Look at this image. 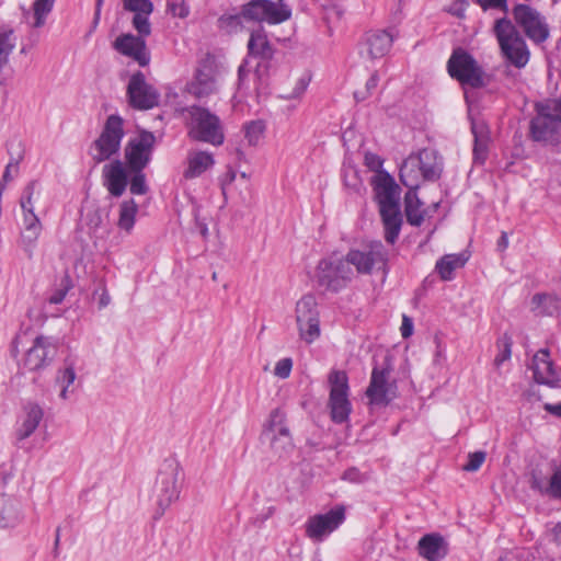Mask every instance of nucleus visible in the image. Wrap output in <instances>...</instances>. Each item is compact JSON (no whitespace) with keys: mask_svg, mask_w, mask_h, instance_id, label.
Listing matches in <instances>:
<instances>
[{"mask_svg":"<svg viewBox=\"0 0 561 561\" xmlns=\"http://www.w3.org/2000/svg\"><path fill=\"white\" fill-rule=\"evenodd\" d=\"M138 213V205L134 198L125 199L119 205V217L117 226L127 232H129L134 225L136 215Z\"/></svg>","mask_w":561,"mask_h":561,"instance_id":"37","label":"nucleus"},{"mask_svg":"<svg viewBox=\"0 0 561 561\" xmlns=\"http://www.w3.org/2000/svg\"><path fill=\"white\" fill-rule=\"evenodd\" d=\"M42 230L43 227L24 228L20 234V245L25 252L28 260H32L34 257V250Z\"/></svg>","mask_w":561,"mask_h":561,"instance_id":"40","label":"nucleus"},{"mask_svg":"<svg viewBox=\"0 0 561 561\" xmlns=\"http://www.w3.org/2000/svg\"><path fill=\"white\" fill-rule=\"evenodd\" d=\"M307 85H308V81L306 79H304V78L299 79L295 89L293 90V92L288 95H285L284 98L287 100L299 98L306 91Z\"/></svg>","mask_w":561,"mask_h":561,"instance_id":"58","label":"nucleus"},{"mask_svg":"<svg viewBox=\"0 0 561 561\" xmlns=\"http://www.w3.org/2000/svg\"><path fill=\"white\" fill-rule=\"evenodd\" d=\"M156 137L151 131L141 130L125 147L126 167L118 159L102 169L103 185L113 197H121L128 185L127 171L144 170L151 160Z\"/></svg>","mask_w":561,"mask_h":561,"instance_id":"1","label":"nucleus"},{"mask_svg":"<svg viewBox=\"0 0 561 561\" xmlns=\"http://www.w3.org/2000/svg\"><path fill=\"white\" fill-rule=\"evenodd\" d=\"M168 11L179 18H186L190 13L188 8L184 3H179L175 0H169L168 1Z\"/></svg>","mask_w":561,"mask_h":561,"instance_id":"53","label":"nucleus"},{"mask_svg":"<svg viewBox=\"0 0 561 561\" xmlns=\"http://www.w3.org/2000/svg\"><path fill=\"white\" fill-rule=\"evenodd\" d=\"M485 457L486 453L482 450L470 453L468 455V462L463 465L462 469L469 472L477 471L484 462Z\"/></svg>","mask_w":561,"mask_h":561,"instance_id":"50","label":"nucleus"},{"mask_svg":"<svg viewBox=\"0 0 561 561\" xmlns=\"http://www.w3.org/2000/svg\"><path fill=\"white\" fill-rule=\"evenodd\" d=\"M471 130L474 136L473 160L477 163L483 164L486 159L488 142L485 127L484 125L472 124Z\"/></svg>","mask_w":561,"mask_h":561,"instance_id":"39","label":"nucleus"},{"mask_svg":"<svg viewBox=\"0 0 561 561\" xmlns=\"http://www.w3.org/2000/svg\"><path fill=\"white\" fill-rule=\"evenodd\" d=\"M493 31L503 57L514 67L524 68L529 61L530 53L516 25L507 18H501L495 21Z\"/></svg>","mask_w":561,"mask_h":561,"instance_id":"4","label":"nucleus"},{"mask_svg":"<svg viewBox=\"0 0 561 561\" xmlns=\"http://www.w3.org/2000/svg\"><path fill=\"white\" fill-rule=\"evenodd\" d=\"M44 411L38 403L27 402L23 407L21 423L15 431L16 442L20 443L32 436L43 421Z\"/></svg>","mask_w":561,"mask_h":561,"instance_id":"23","label":"nucleus"},{"mask_svg":"<svg viewBox=\"0 0 561 561\" xmlns=\"http://www.w3.org/2000/svg\"><path fill=\"white\" fill-rule=\"evenodd\" d=\"M127 98L133 108L145 111L153 108L159 104L160 93L146 81V77L141 71H137L129 79Z\"/></svg>","mask_w":561,"mask_h":561,"instance_id":"19","label":"nucleus"},{"mask_svg":"<svg viewBox=\"0 0 561 561\" xmlns=\"http://www.w3.org/2000/svg\"><path fill=\"white\" fill-rule=\"evenodd\" d=\"M447 70L449 76L462 87L481 89L490 83V76L485 73L474 57L461 47L453 50L447 61Z\"/></svg>","mask_w":561,"mask_h":561,"instance_id":"5","label":"nucleus"},{"mask_svg":"<svg viewBox=\"0 0 561 561\" xmlns=\"http://www.w3.org/2000/svg\"><path fill=\"white\" fill-rule=\"evenodd\" d=\"M545 410L553 415L561 416V402L558 404L546 403Z\"/></svg>","mask_w":561,"mask_h":561,"instance_id":"64","label":"nucleus"},{"mask_svg":"<svg viewBox=\"0 0 561 561\" xmlns=\"http://www.w3.org/2000/svg\"><path fill=\"white\" fill-rule=\"evenodd\" d=\"M530 368L536 382L553 385L557 381V374L548 348H541L534 355Z\"/></svg>","mask_w":561,"mask_h":561,"instance_id":"24","label":"nucleus"},{"mask_svg":"<svg viewBox=\"0 0 561 561\" xmlns=\"http://www.w3.org/2000/svg\"><path fill=\"white\" fill-rule=\"evenodd\" d=\"M73 287V282L68 272L61 276L51 295L47 298L50 305H59L64 301L68 291Z\"/></svg>","mask_w":561,"mask_h":561,"instance_id":"42","label":"nucleus"},{"mask_svg":"<svg viewBox=\"0 0 561 561\" xmlns=\"http://www.w3.org/2000/svg\"><path fill=\"white\" fill-rule=\"evenodd\" d=\"M330 387L329 402L331 419L341 424L348 420L352 404L348 399L350 386L346 371L332 369L328 376Z\"/></svg>","mask_w":561,"mask_h":561,"instance_id":"11","label":"nucleus"},{"mask_svg":"<svg viewBox=\"0 0 561 561\" xmlns=\"http://www.w3.org/2000/svg\"><path fill=\"white\" fill-rule=\"evenodd\" d=\"M23 226L24 228L43 227L38 216L35 211L31 210H28V213H23Z\"/></svg>","mask_w":561,"mask_h":561,"instance_id":"56","label":"nucleus"},{"mask_svg":"<svg viewBox=\"0 0 561 561\" xmlns=\"http://www.w3.org/2000/svg\"><path fill=\"white\" fill-rule=\"evenodd\" d=\"M127 181L129 184V191L133 195H145L148 193L149 187L146 182V174L144 173V170L127 171Z\"/></svg>","mask_w":561,"mask_h":561,"instance_id":"43","label":"nucleus"},{"mask_svg":"<svg viewBox=\"0 0 561 561\" xmlns=\"http://www.w3.org/2000/svg\"><path fill=\"white\" fill-rule=\"evenodd\" d=\"M236 179V172L232 169H229L225 175L220 179V186L222 190V193L226 192V186L231 184Z\"/></svg>","mask_w":561,"mask_h":561,"instance_id":"62","label":"nucleus"},{"mask_svg":"<svg viewBox=\"0 0 561 561\" xmlns=\"http://www.w3.org/2000/svg\"><path fill=\"white\" fill-rule=\"evenodd\" d=\"M401 335L407 339L412 335L413 333V321L408 316H403L402 318V324H401Z\"/></svg>","mask_w":561,"mask_h":561,"instance_id":"60","label":"nucleus"},{"mask_svg":"<svg viewBox=\"0 0 561 561\" xmlns=\"http://www.w3.org/2000/svg\"><path fill=\"white\" fill-rule=\"evenodd\" d=\"M545 491L546 496L561 501V465L553 470Z\"/></svg>","mask_w":561,"mask_h":561,"instance_id":"46","label":"nucleus"},{"mask_svg":"<svg viewBox=\"0 0 561 561\" xmlns=\"http://www.w3.org/2000/svg\"><path fill=\"white\" fill-rule=\"evenodd\" d=\"M181 466L175 457L165 458L159 467L153 495L159 510L163 515L165 510L180 496Z\"/></svg>","mask_w":561,"mask_h":561,"instance_id":"6","label":"nucleus"},{"mask_svg":"<svg viewBox=\"0 0 561 561\" xmlns=\"http://www.w3.org/2000/svg\"><path fill=\"white\" fill-rule=\"evenodd\" d=\"M76 377L75 362L69 358L65 359V366L57 370L55 377L56 386L60 387V399L67 400L69 394L73 392V390H70L69 388L75 382Z\"/></svg>","mask_w":561,"mask_h":561,"instance_id":"32","label":"nucleus"},{"mask_svg":"<svg viewBox=\"0 0 561 561\" xmlns=\"http://www.w3.org/2000/svg\"><path fill=\"white\" fill-rule=\"evenodd\" d=\"M261 437L268 442L271 450L279 458H287L294 451L295 444L287 414L279 408L271 411L267 421L263 425Z\"/></svg>","mask_w":561,"mask_h":561,"instance_id":"7","label":"nucleus"},{"mask_svg":"<svg viewBox=\"0 0 561 561\" xmlns=\"http://www.w3.org/2000/svg\"><path fill=\"white\" fill-rule=\"evenodd\" d=\"M221 66L211 54H206L194 70L192 79L186 83L185 91L198 101H205L220 91Z\"/></svg>","mask_w":561,"mask_h":561,"instance_id":"3","label":"nucleus"},{"mask_svg":"<svg viewBox=\"0 0 561 561\" xmlns=\"http://www.w3.org/2000/svg\"><path fill=\"white\" fill-rule=\"evenodd\" d=\"M515 23L525 35L536 44H541L549 38L550 30L546 18L535 8L518 3L512 10Z\"/></svg>","mask_w":561,"mask_h":561,"instance_id":"16","label":"nucleus"},{"mask_svg":"<svg viewBox=\"0 0 561 561\" xmlns=\"http://www.w3.org/2000/svg\"><path fill=\"white\" fill-rule=\"evenodd\" d=\"M416 163L421 170L422 179L425 181H436L442 174V163L437 153L433 149H422L414 154Z\"/></svg>","mask_w":561,"mask_h":561,"instance_id":"27","label":"nucleus"},{"mask_svg":"<svg viewBox=\"0 0 561 561\" xmlns=\"http://www.w3.org/2000/svg\"><path fill=\"white\" fill-rule=\"evenodd\" d=\"M293 368V360L289 357L278 360L274 368V375L278 378L286 379L289 377Z\"/></svg>","mask_w":561,"mask_h":561,"instance_id":"52","label":"nucleus"},{"mask_svg":"<svg viewBox=\"0 0 561 561\" xmlns=\"http://www.w3.org/2000/svg\"><path fill=\"white\" fill-rule=\"evenodd\" d=\"M392 43V36L386 31L368 32L364 42L367 55L371 59L383 57L390 50Z\"/></svg>","mask_w":561,"mask_h":561,"instance_id":"28","label":"nucleus"},{"mask_svg":"<svg viewBox=\"0 0 561 561\" xmlns=\"http://www.w3.org/2000/svg\"><path fill=\"white\" fill-rule=\"evenodd\" d=\"M379 82V76L377 71H375L370 78L367 80L365 90H358L354 92V98L357 102L364 101L370 95L371 91L375 90Z\"/></svg>","mask_w":561,"mask_h":561,"instance_id":"51","label":"nucleus"},{"mask_svg":"<svg viewBox=\"0 0 561 561\" xmlns=\"http://www.w3.org/2000/svg\"><path fill=\"white\" fill-rule=\"evenodd\" d=\"M244 130L249 145L256 146L264 135L265 124L263 121H252L245 125Z\"/></svg>","mask_w":561,"mask_h":561,"instance_id":"44","label":"nucleus"},{"mask_svg":"<svg viewBox=\"0 0 561 561\" xmlns=\"http://www.w3.org/2000/svg\"><path fill=\"white\" fill-rule=\"evenodd\" d=\"M247 47L249 57L260 59L254 69V77L260 84H263L268 80L271 60L274 57L275 49L272 47L262 25L251 32Z\"/></svg>","mask_w":561,"mask_h":561,"instance_id":"17","label":"nucleus"},{"mask_svg":"<svg viewBox=\"0 0 561 561\" xmlns=\"http://www.w3.org/2000/svg\"><path fill=\"white\" fill-rule=\"evenodd\" d=\"M249 61L245 59L238 68V90L248 93L251 91L250 81L251 79L254 82V92L259 95L262 90L267 85V81L263 84H260L257 79L254 77V72L248 68Z\"/></svg>","mask_w":561,"mask_h":561,"instance_id":"38","label":"nucleus"},{"mask_svg":"<svg viewBox=\"0 0 561 561\" xmlns=\"http://www.w3.org/2000/svg\"><path fill=\"white\" fill-rule=\"evenodd\" d=\"M16 45L14 30L5 24H0V72L8 65L9 57Z\"/></svg>","mask_w":561,"mask_h":561,"instance_id":"35","label":"nucleus"},{"mask_svg":"<svg viewBox=\"0 0 561 561\" xmlns=\"http://www.w3.org/2000/svg\"><path fill=\"white\" fill-rule=\"evenodd\" d=\"M113 47L122 55L133 58L141 67L150 62L146 41L131 33L119 35L113 43Z\"/></svg>","mask_w":561,"mask_h":561,"instance_id":"21","label":"nucleus"},{"mask_svg":"<svg viewBox=\"0 0 561 561\" xmlns=\"http://www.w3.org/2000/svg\"><path fill=\"white\" fill-rule=\"evenodd\" d=\"M345 259L358 274L370 275L375 270H386L388 252L381 241L375 240L364 244L360 249H351Z\"/></svg>","mask_w":561,"mask_h":561,"instance_id":"12","label":"nucleus"},{"mask_svg":"<svg viewBox=\"0 0 561 561\" xmlns=\"http://www.w3.org/2000/svg\"><path fill=\"white\" fill-rule=\"evenodd\" d=\"M296 322L300 337L312 343L320 335L319 312L312 295L301 297L296 304Z\"/></svg>","mask_w":561,"mask_h":561,"instance_id":"18","label":"nucleus"},{"mask_svg":"<svg viewBox=\"0 0 561 561\" xmlns=\"http://www.w3.org/2000/svg\"><path fill=\"white\" fill-rule=\"evenodd\" d=\"M512 339L505 333L497 340L499 354L494 358V365L500 367L512 355Z\"/></svg>","mask_w":561,"mask_h":561,"instance_id":"48","label":"nucleus"},{"mask_svg":"<svg viewBox=\"0 0 561 561\" xmlns=\"http://www.w3.org/2000/svg\"><path fill=\"white\" fill-rule=\"evenodd\" d=\"M187 113V135L192 140L221 146L225 131L221 119L208 108L192 105L184 110Z\"/></svg>","mask_w":561,"mask_h":561,"instance_id":"2","label":"nucleus"},{"mask_svg":"<svg viewBox=\"0 0 561 561\" xmlns=\"http://www.w3.org/2000/svg\"><path fill=\"white\" fill-rule=\"evenodd\" d=\"M124 121L118 115H110L106 118L100 136L92 142L90 154L94 163L99 164L110 160L121 148V142L125 135Z\"/></svg>","mask_w":561,"mask_h":561,"instance_id":"10","label":"nucleus"},{"mask_svg":"<svg viewBox=\"0 0 561 561\" xmlns=\"http://www.w3.org/2000/svg\"><path fill=\"white\" fill-rule=\"evenodd\" d=\"M468 261L465 254H446L436 263V270L443 280H450L454 277V271L462 267Z\"/></svg>","mask_w":561,"mask_h":561,"instance_id":"34","label":"nucleus"},{"mask_svg":"<svg viewBox=\"0 0 561 561\" xmlns=\"http://www.w3.org/2000/svg\"><path fill=\"white\" fill-rule=\"evenodd\" d=\"M419 554L427 561H439L446 557L448 549L444 538L438 534H427L417 543Z\"/></svg>","mask_w":561,"mask_h":561,"instance_id":"25","label":"nucleus"},{"mask_svg":"<svg viewBox=\"0 0 561 561\" xmlns=\"http://www.w3.org/2000/svg\"><path fill=\"white\" fill-rule=\"evenodd\" d=\"M385 229V240L393 244L401 231L402 215L400 208L379 210Z\"/></svg>","mask_w":561,"mask_h":561,"instance_id":"30","label":"nucleus"},{"mask_svg":"<svg viewBox=\"0 0 561 561\" xmlns=\"http://www.w3.org/2000/svg\"><path fill=\"white\" fill-rule=\"evenodd\" d=\"M391 371L392 366L388 357H386L382 366H374L369 386L365 391L370 405L387 407L397 398V381L389 380Z\"/></svg>","mask_w":561,"mask_h":561,"instance_id":"13","label":"nucleus"},{"mask_svg":"<svg viewBox=\"0 0 561 561\" xmlns=\"http://www.w3.org/2000/svg\"><path fill=\"white\" fill-rule=\"evenodd\" d=\"M37 186H38L37 180H32L31 182H28L26 184V186L23 188L22 195L20 197V202H24L26 204L32 203Z\"/></svg>","mask_w":561,"mask_h":561,"instance_id":"54","label":"nucleus"},{"mask_svg":"<svg viewBox=\"0 0 561 561\" xmlns=\"http://www.w3.org/2000/svg\"><path fill=\"white\" fill-rule=\"evenodd\" d=\"M9 153L11 158L9 163L4 168V172L0 181V184H3V191L5 190L7 183L11 182L14 175L19 173V164L24 158V149L22 147V144L19 142V151L16 152V156H13L10 151Z\"/></svg>","mask_w":561,"mask_h":561,"instance_id":"41","label":"nucleus"},{"mask_svg":"<svg viewBox=\"0 0 561 561\" xmlns=\"http://www.w3.org/2000/svg\"><path fill=\"white\" fill-rule=\"evenodd\" d=\"M59 342L53 336L38 335L25 352L21 366L30 373H41L57 357Z\"/></svg>","mask_w":561,"mask_h":561,"instance_id":"14","label":"nucleus"},{"mask_svg":"<svg viewBox=\"0 0 561 561\" xmlns=\"http://www.w3.org/2000/svg\"><path fill=\"white\" fill-rule=\"evenodd\" d=\"M88 225L92 229H98L102 225V216L100 209H94L88 215Z\"/></svg>","mask_w":561,"mask_h":561,"instance_id":"59","label":"nucleus"},{"mask_svg":"<svg viewBox=\"0 0 561 561\" xmlns=\"http://www.w3.org/2000/svg\"><path fill=\"white\" fill-rule=\"evenodd\" d=\"M244 22H248V16L243 15V4L238 12H226L217 20L218 28L226 34H237L244 28Z\"/></svg>","mask_w":561,"mask_h":561,"instance_id":"33","label":"nucleus"},{"mask_svg":"<svg viewBox=\"0 0 561 561\" xmlns=\"http://www.w3.org/2000/svg\"><path fill=\"white\" fill-rule=\"evenodd\" d=\"M123 8L135 14L150 15L153 12L151 0H123Z\"/></svg>","mask_w":561,"mask_h":561,"instance_id":"47","label":"nucleus"},{"mask_svg":"<svg viewBox=\"0 0 561 561\" xmlns=\"http://www.w3.org/2000/svg\"><path fill=\"white\" fill-rule=\"evenodd\" d=\"M447 11L450 14H453L459 19H462L465 16L466 9L460 5H457V3L454 1V3L448 8Z\"/></svg>","mask_w":561,"mask_h":561,"instance_id":"63","label":"nucleus"},{"mask_svg":"<svg viewBox=\"0 0 561 561\" xmlns=\"http://www.w3.org/2000/svg\"><path fill=\"white\" fill-rule=\"evenodd\" d=\"M530 488L535 491H538L541 495H546L545 489L547 488V483H545L539 477L533 476Z\"/></svg>","mask_w":561,"mask_h":561,"instance_id":"61","label":"nucleus"},{"mask_svg":"<svg viewBox=\"0 0 561 561\" xmlns=\"http://www.w3.org/2000/svg\"><path fill=\"white\" fill-rule=\"evenodd\" d=\"M536 115L529 124V136L534 141L546 142L554 137L561 126V99L537 102Z\"/></svg>","mask_w":561,"mask_h":561,"instance_id":"8","label":"nucleus"},{"mask_svg":"<svg viewBox=\"0 0 561 561\" xmlns=\"http://www.w3.org/2000/svg\"><path fill=\"white\" fill-rule=\"evenodd\" d=\"M400 181L409 188V192H415L420 187L422 179L421 170L416 163L414 154H410L400 167Z\"/></svg>","mask_w":561,"mask_h":561,"instance_id":"31","label":"nucleus"},{"mask_svg":"<svg viewBox=\"0 0 561 561\" xmlns=\"http://www.w3.org/2000/svg\"><path fill=\"white\" fill-rule=\"evenodd\" d=\"M365 164L373 171H378L382 167V160L375 153L365 154Z\"/></svg>","mask_w":561,"mask_h":561,"instance_id":"57","label":"nucleus"},{"mask_svg":"<svg viewBox=\"0 0 561 561\" xmlns=\"http://www.w3.org/2000/svg\"><path fill=\"white\" fill-rule=\"evenodd\" d=\"M55 0H35L33 4L34 10V27H41L45 23L47 14L53 10Z\"/></svg>","mask_w":561,"mask_h":561,"instance_id":"45","label":"nucleus"},{"mask_svg":"<svg viewBox=\"0 0 561 561\" xmlns=\"http://www.w3.org/2000/svg\"><path fill=\"white\" fill-rule=\"evenodd\" d=\"M422 203L415 192H408L404 197V213L407 221L411 226L419 227L424 221V214L421 210Z\"/></svg>","mask_w":561,"mask_h":561,"instance_id":"36","label":"nucleus"},{"mask_svg":"<svg viewBox=\"0 0 561 561\" xmlns=\"http://www.w3.org/2000/svg\"><path fill=\"white\" fill-rule=\"evenodd\" d=\"M399 186L393 178L387 172H380L377 175L375 184L376 198L379 210L400 208L399 206Z\"/></svg>","mask_w":561,"mask_h":561,"instance_id":"22","label":"nucleus"},{"mask_svg":"<svg viewBox=\"0 0 561 561\" xmlns=\"http://www.w3.org/2000/svg\"><path fill=\"white\" fill-rule=\"evenodd\" d=\"M23 519V512L18 499L0 493V528H13Z\"/></svg>","mask_w":561,"mask_h":561,"instance_id":"26","label":"nucleus"},{"mask_svg":"<svg viewBox=\"0 0 561 561\" xmlns=\"http://www.w3.org/2000/svg\"><path fill=\"white\" fill-rule=\"evenodd\" d=\"M133 26L137 31V35L140 38H146L151 33V24L149 22V15L135 14L133 18Z\"/></svg>","mask_w":561,"mask_h":561,"instance_id":"49","label":"nucleus"},{"mask_svg":"<svg viewBox=\"0 0 561 561\" xmlns=\"http://www.w3.org/2000/svg\"><path fill=\"white\" fill-rule=\"evenodd\" d=\"M186 160L187 167L183 172V176L187 180L201 176L215 164L214 156L202 150L191 151Z\"/></svg>","mask_w":561,"mask_h":561,"instance_id":"29","label":"nucleus"},{"mask_svg":"<svg viewBox=\"0 0 561 561\" xmlns=\"http://www.w3.org/2000/svg\"><path fill=\"white\" fill-rule=\"evenodd\" d=\"M342 479L353 483H360L364 481V476L357 468L353 467L344 471Z\"/></svg>","mask_w":561,"mask_h":561,"instance_id":"55","label":"nucleus"},{"mask_svg":"<svg viewBox=\"0 0 561 561\" xmlns=\"http://www.w3.org/2000/svg\"><path fill=\"white\" fill-rule=\"evenodd\" d=\"M243 15L248 22L280 24L291 16V9L284 0H251L243 4Z\"/></svg>","mask_w":561,"mask_h":561,"instance_id":"15","label":"nucleus"},{"mask_svg":"<svg viewBox=\"0 0 561 561\" xmlns=\"http://www.w3.org/2000/svg\"><path fill=\"white\" fill-rule=\"evenodd\" d=\"M345 520V507L336 505L324 514L310 517L306 524V533L313 540H322L333 533Z\"/></svg>","mask_w":561,"mask_h":561,"instance_id":"20","label":"nucleus"},{"mask_svg":"<svg viewBox=\"0 0 561 561\" xmlns=\"http://www.w3.org/2000/svg\"><path fill=\"white\" fill-rule=\"evenodd\" d=\"M316 278L320 287L331 293H339L347 287L354 278V270L345 256L321 259L316 268Z\"/></svg>","mask_w":561,"mask_h":561,"instance_id":"9","label":"nucleus"}]
</instances>
